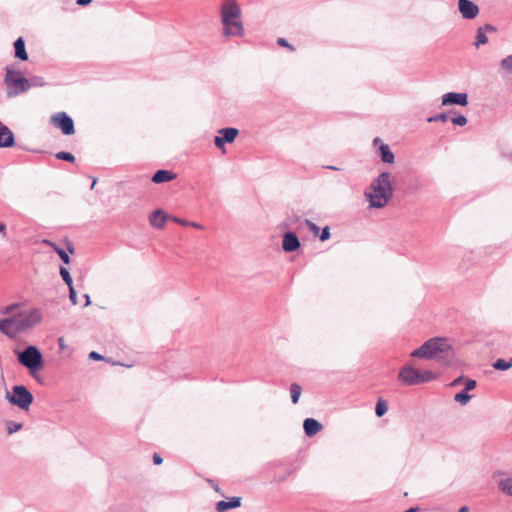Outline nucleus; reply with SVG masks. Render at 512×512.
Returning <instances> with one entry per match:
<instances>
[{
	"mask_svg": "<svg viewBox=\"0 0 512 512\" xmlns=\"http://www.w3.org/2000/svg\"><path fill=\"white\" fill-rule=\"evenodd\" d=\"M411 357L435 359L444 366L455 359V350L446 338H431L411 353Z\"/></svg>",
	"mask_w": 512,
	"mask_h": 512,
	"instance_id": "obj_1",
	"label": "nucleus"
},
{
	"mask_svg": "<svg viewBox=\"0 0 512 512\" xmlns=\"http://www.w3.org/2000/svg\"><path fill=\"white\" fill-rule=\"evenodd\" d=\"M390 178L391 174L389 172L380 173L365 191L370 208H383L388 204L394 191Z\"/></svg>",
	"mask_w": 512,
	"mask_h": 512,
	"instance_id": "obj_2",
	"label": "nucleus"
},
{
	"mask_svg": "<svg viewBox=\"0 0 512 512\" xmlns=\"http://www.w3.org/2000/svg\"><path fill=\"white\" fill-rule=\"evenodd\" d=\"M15 353L18 362L26 367L33 377L44 366L42 354L36 346L29 345L23 351H15Z\"/></svg>",
	"mask_w": 512,
	"mask_h": 512,
	"instance_id": "obj_3",
	"label": "nucleus"
},
{
	"mask_svg": "<svg viewBox=\"0 0 512 512\" xmlns=\"http://www.w3.org/2000/svg\"><path fill=\"white\" fill-rule=\"evenodd\" d=\"M5 398L11 405L24 411L29 410L34 400L33 394L24 385L13 386L12 393L6 391Z\"/></svg>",
	"mask_w": 512,
	"mask_h": 512,
	"instance_id": "obj_4",
	"label": "nucleus"
},
{
	"mask_svg": "<svg viewBox=\"0 0 512 512\" xmlns=\"http://www.w3.org/2000/svg\"><path fill=\"white\" fill-rule=\"evenodd\" d=\"M4 82L7 86V96L15 97L29 90L28 78L17 77L12 78L10 72L5 73Z\"/></svg>",
	"mask_w": 512,
	"mask_h": 512,
	"instance_id": "obj_5",
	"label": "nucleus"
},
{
	"mask_svg": "<svg viewBox=\"0 0 512 512\" xmlns=\"http://www.w3.org/2000/svg\"><path fill=\"white\" fill-rule=\"evenodd\" d=\"M15 318L17 319V328L20 333L40 323L42 314L39 309L34 308L28 312L20 313Z\"/></svg>",
	"mask_w": 512,
	"mask_h": 512,
	"instance_id": "obj_6",
	"label": "nucleus"
},
{
	"mask_svg": "<svg viewBox=\"0 0 512 512\" xmlns=\"http://www.w3.org/2000/svg\"><path fill=\"white\" fill-rule=\"evenodd\" d=\"M51 122L64 135L69 136L75 133L74 121L66 112H58L52 115Z\"/></svg>",
	"mask_w": 512,
	"mask_h": 512,
	"instance_id": "obj_7",
	"label": "nucleus"
},
{
	"mask_svg": "<svg viewBox=\"0 0 512 512\" xmlns=\"http://www.w3.org/2000/svg\"><path fill=\"white\" fill-rule=\"evenodd\" d=\"M398 378L407 386L421 384L420 371L410 365H406L400 370Z\"/></svg>",
	"mask_w": 512,
	"mask_h": 512,
	"instance_id": "obj_8",
	"label": "nucleus"
},
{
	"mask_svg": "<svg viewBox=\"0 0 512 512\" xmlns=\"http://www.w3.org/2000/svg\"><path fill=\"white\" fill-rule=\"evenodd\" d=\"M241 9L236 0H226L221 5V22L227 19H240Z\"/></svg>",
	"mask_w": 512,
	"mask_h": 512,
	"instance_id": "obj_9",
	"label": "nucleus"
},
{
	"mask_svg": "<svg viewBox=\"0 0 512 512\" xmlns=\"http://www.w3.org/2000/svg\"><path fill=\"white\" fill-rule=\"evenodd\" d=\"M458 9L464 19H474L479 14L478 6L471 0H459Z\"/></svg>",
	"mask_w": 512,
	"mask_h": 512,
	"instance_id": "obj_10",
	"label": "nucleus"
},
{
	"mask_svg": "<svg viewBox=\"0 0 512 512\" xmlns=\"http://www.w3.org/2000/svg\"><path fill=\"white\" fill-rule=\"evenodd\" d=\"M223 24V33L225 36H242L244 27L240 19H227Z\"/></svg>",
	"mask_w": 512,
	"mask_h": 512,
	"instance_id": "obj_11",
	"label": "nucleus"
},
{
	"mask_svg": "<svg viewBox=\"0 0 512 512\" xmlns=\"http://www.w3.org/2000/svg\"><path fill=\"white\" fill-rule=\"evenodd\" d=\"M468 104L467 93L448 92L442 96V105H459L466 106Z\"/></svg>",
	"mask_w": 512,
	"mask_h": 512,
	"instance_id": "obj_12",
	"label": "nucleus"
},
{
	"mask_svg": "<svg viewBox=\"0 0 512 512\" xmlns=\"http://www.w3.org/2000/svg\"><path fill=\"white\" fill-rule=\"evenodd\" d=\"M44 243L49 245L50 247H52V249L58 254V256L60 257V259L63 261L64 264H67V265L70 264L71 260H70L69 253L70 254L74 253V246L72 243H70V242L67 243V251L64 250L63 248L59 247L56 243H54L52 241L44 240Z\"/></svg>",
	"mask_w": 512,
	"mask_h": 512,
	"instance_id": "obj_13",
	"label": "nucleus"
},
{
	"mask_svg": "<svg viewBox=\"0 0 512 512\" xmlns=\"http://www.w3.org/2000/svg\"><path fill=\"white\" fill-rule=\"evenodd\" d=\"M17 319L15 317L0 320V331L8 337L16 336L18 332Z\"/></svg>",
	"mask_w": 512,
	"mask_h": 512,
	"instance_id": "obj_14",
	"label": "nucleus"
},
{
	"mask_svg": "<svg viewBox=\"0 0 512 512\" xmlns=\"http://www.w3.org/2000/svg\"><path fill=\"white\" fill-rule=\"evenodd\" d=\"M300 247V241L295 232L288 231L283 235L282 248L285 252H294Z\"/></svg>",
	"mask_w": 512,
	"mask_h": 512,
	"instance_id": "obj_15",
	"label": "nucleus"
},
{
	"mask_svg": "<svg viewBox=\"0 0 512 512\" xmlns=\"http://www.w3.org/2000/svg\"><path fill=\"white\" fill-rule=\"evenodd\" d=\"M15 137L10 128L0 121V148H9L14 146Z\"/></svg>",
	"mask_w": 512,
	"mask_h": 512,
	"instance_id": "obj_16",
	"label": "nucleus"
},
{
	"mask_svg": "<svg viewBox=\"0 0 512 512\" xmlns=\"http://www.w3.org/2000/svg\"><path fill=\"white\" fill-rule=\"evenodd\" d=\"M322 424L313 418H306L303 422V429L308 437L316 435L322 430Z\"/></svg>",
	"mask_w": 512,
	"mask_h": 512,
	"instance_id": "obj_17",
	"label": "nucleus"
},
{
	"mask_svg": "<svg viewBox=\"0 0 512 512\" xmlns=\"http://www.w3.org/2000/svg\"><path fill=\"white\" fill-rule=\"evenodd\" d=\"M241 506V497H231L228 501L221 500L216 503L217 512H226Z\"/></svg>",
	"mask_w": 512,
	"mask_h": 512,
	"instance_id": "obj_18",
	"label": "nucleus"
},
{
	"mask_svg": "<svg viewBox=\"0 0 512 512\" xmlns=\"http://www.w3.org/2000/svg\"><path fill=\"white\" fill-rule=\"evenodd\" d=\"M496 31V28L490 24H486L482 27H479L477 29V33H476V41H475V46L477 48L480 47V45H484L488 42V37L486 35L487 32H495Z\"/></svg>",
	"mask_w": 512,
	"mask_h": 512,
	"instance_id": "obj_19",
	"label": "nucleus"
},
{
	"mask_svg": "<svg viewBox=\"0 0 512 512\" xmlns=\"http://www.w3.org/2000/svg\"><path fill=\"white\" fill-rule=\"evenodd\" d=\"M176 177L177 175L173 171L160 169L154 173V175L152 176V181L154 183L160 184L172 181Z\"/></svg>",
	"mask_w": 512,
	"mask_h": 512,
	"instance_id": "obj_20",
	"label": "nucleus"
},
{
	"mask_svg": "<svg viewBox=\"0 0 512 512\" xmlns=\"http://www.w3.org/2000/svg\"><path fill=\"white\" fill-rule=\"evenodd\" d=\"M166 219H167V215L161 209H157V210L153 211L149 217L151 226H153L156 229L163 228L165 225Z\"/></svg>",
	"mask_w": 512,
	"mask_h": 512,
	"instance_id": "obj_21",
	"label": "nucleus"
},
{
	"mask_svg": "<svg viewBox=\"0 0 512 512\" xmlns=\"http://www.w3.org/2000/svg\"><path fill=\"white\" fill-rule=\"evenodd\" d=\"M14 56L22 61L28 60V53L25 48V41L23 37H19L14 42Z\"/></svg>",
	"mask_w": 512,
	"mask_h": 512,
	"instance_id": "obj_22",
	"label": "nucleus"
},
{
	"mask_svg": "<svg viewBox=\"0 0 512 512\" xmlns=\"http://www.w3.org/2000/svg\"><path fill=\"white\" fill-rule=\"evenodd\" d=\"M225 143H233L239 134V130L234 127L221 128L218 130Z\"/></svg>",
	"mask_w": 512,
	"mask_h": 512,
	"instance_id": "obj_23",
	"label": "nucleus"
},
{
	"mask_svg": "<svg viewBox=\"0 0 512 512\" xmlns=\"http://www.w3.org/2000/svg\"><path fill=\"white\" fill-rule=\"evenodd\" d=\"M378 155H379L381 161L384 163L391 164L395 160V156L387 144L380 145V147L378 149Z\"/></svg>",
	"mask_w": 512,
	"mask_h": 512,
	"instance_id": "obj_24",
	"label": "nucleus"
},
{
	"mask_svg": "<svg viewBox=\"0 0 512 512\" xmlns=\"http://www.w3.org/2000/svg\"><path fill=\"white\" fill-rule=\"evenodd\" d=\"M492 366L496 370L506 371L512 367V358L509 361L499 358L492 364Z\"/></svg>",
	"mask_w": 512,
	"mask_h": 512,
	"instance_id": "obj_25",
	"label": "nucleus"
},
{
	"mask_svg": "<svg viewBox=\"0 0 512 512\" xmlns=\"http://www.w3.org/2000/svg\"><path fill=\"white\" fill-rule=\"evenodd\" d=\"M302 388L297 383H292L290 386L291 400L293 404H296L301 396Z\"/></svg>",
	"mask_w": 512,
	"mask_h": 512,
	"instance_id": "obj_26",
	"label": "nucleus"
},
{
	"mask_svg": "<svg viewBox=\"0 0 512 512\" xmlns=\"http://www.w3.org/2000/svg\"><path fill=\"white\" fill-rule=\"evenodd\" d=\"M500 71L512 74V55H508L500 61Z\"/></svg>",
	"mask_w": 512,
	"mask_h": 512,
	"instance_id": "obj_27",
	"label": "nucleus"
},
{
	"mask_svg": "<svg viewBox=\"0 0 512 512\" xmlns=\"http://www.w3.org/2000/svg\"><path fill=\"white\" fill-rule=\"evenodd\" d=\"M499 488L502 492L512 496V478H505L500 480Z\"/></svg>",
	"mask_w": 512,
	"mask_h": 512,
	"instance_id": "obj_28",
	"label": "nucleus"
},
{
	"mask_svg": "<svg viewBox=\"0 0 512 512\" xmlns=\"http://www.w3.org/2000/svg\"><path fill=\"white\" fill-rule=\"evenodd\" d=\"M471 398L472 396L469 395L465 390L456 393L454 396V400L461 405H466Z\"/></svg>",
	"mask_w": 512,
	"mask_h": 512,
	"instance_id": "obj_29",
	"label": "nucleus"
},
{
	"mask_svg": "<svg viewBox=\"0 0 512 512\" xmlns=\"http://www.w3.org/2000/svg\"><path fill=\"white\" fill-rule=\"evenodd\" d=\"M388 410V405H387V402L385 400H382V399H379L376 403V407H375V413L378 417H382L383 415L386 414Z\"/></svg>",
	"mask_w": 512,
	"mask_h": 512,
	"instance_id": "obj_30",
	"label": "nucleus"
},
{
	"mask_svg": "<svg viewBox=\"0 0 512 512\" xmlns=\"http://www.w3.org/2000/svg\"><path fill=\"white\" fill-rule=\"evenodd\" d=\"M55 157L58 160H63V161H67V162H70V163H74L75 162V156L72 153H70V152L60 151V152H57L55 154Z\"/></svg>",
	"mask_w": 512,
	"mask_h": 512,
	"instance_id": "obj_31",
	"label": "nucleus"
},
{
	"mask_svg": "<svg viewBox=\"0 0 512 512\" xmlns=\"http://www.w3.org/2000/svg\"><path fill=\"white\" fill-rule=\"evenodd\" d=\"M437 378V375L429 370L420 371L421 384L433 381Z\"/></svg>",
	"mask_w": 512,
	"mask_h": 512,
	"instance_id": "obj_32",
	"label": "nucleus"
},
{
	"mask_svg": "<svg viewBox=\"0 0 512 512\" xmlns=\"http://www.w3.org/2000/svg\"><path fill=\"white\" fill-rule=\"evenodd\" d=\"M59 272H60V275H61L63 281L67 284V286L68 287L73 286V280H72L69 270L67 268L61 266Z\"/></svg>",
	"mask_w": 512,
	"mask_h": 512,
	"instance_id": "obj_33",
	"label": "nucleus"
},
{
	"mask_svg": "<svg viewBox=\"0 0 512 512\" xmlns=\"http://www.w3.org/2000/svg\"><path fill=\"white\" fill-rule=\"evenodd\" d=\"M29 89L31 87H43L46 85L44 79L41 76H33L28 79Z\"/></svg>",
	"mask_w": 512,
	"mask_h": 512,
	"instance_id": "obj_34",
	"label": "nucleus"
},
{
	"mask_svg": "<svg viewBox=\"0 0 512 512\" xmlns=\"http://www.w3.org/2000/svg\"><path fill=\"white\" fill-rule=\"evenodd\" d=\"M23 427L22 423H16L14 421H7L6 428L9 435L21 430Z\"/></svg>",
	"mask_w": 512,
	"mask_h": 512,
	"instance_id": "obj_35",
	"label": "nucleus"
},
{
	"mask_svg": "<svg viewBox=\"0 0 512 512\" xmlns=\"http://www.w3.org/2000/svg\"><path fill=\"white\" fill-rule=\"evenodd\" d=\"M174 222L182 225V226H191V227H194V228H197V229H202L203 226L197 222H189L187 220H184V219H180V218H173Z\"/></svg>",
	"mask_w": 512,
	"mask_h": 512,
	"instance_id": "obj_36",
	"label": "nucleus"
},
{
	"mask_svg": "<svg viewBox=\"0 0 512 512\" xmlns=\"http://www.w3.org/2000/svg\"><path fill=\"white\" fill-rule=\"evenodd\" d=\"M448 113L446 112H442V113H439V114H436L434 116H431L427 119L428 122H438V121H441V122H446L448 120Z\"/></svg>",
	"mask_w": 512,
	"mask_h": 512,
	"instance_id": "obj_37",
	"label": "nucleus"
},
{
	"mask_svg": "<svg viewBox=\"0 0 512 512\" xmlns=\"http://www.w3.org/2000/svg\"><path fill=\"white\" fill-rule=\"evenodd\" d=\"M451 122L457 126H465L467 124V118L464 115H457L451 118Z\"/></svg>",
	"mask_w": 512,
	"mask_h": 512,
	"instance_id": "obj_38",
	"label": "nucleus"
},
{
	"mask_svg": "<svg viewBox=\"0 0 512 512\" xmlns=\"http://www.w3.org/2000/svg\"><path fill=\"white\" fill-rule=\"evenodd\" d=\"M214 144H215V146H216L218 149L222 150V152H223V153H225V147H224V146H225V142L223 141V139H222V137H221V135H220V134H218L217 136H215V138H214Z\"/></svg>",
	"mask_w": 512,
	"mask_h": 512,
	"instance_id": "obj_39",
	"label": "nucleus"
},
{
	"mask_svg": "<svg viewBox=\"0 0 512 512\" xmlns=\"http://www.w3.org/2000/svg\"><path fill=\"white\" fill-rule=\"evenodd\" d=\"M464 385H465L464 390L468 392V391L476 388L477 382L473 379L466 378V380L464 381Z\"/></svg>",
	"mask_w": 512,
	"mask_h": 512,
	"instance_id": "obj_40",
	"label": "nucleus"
},
{
	"mask_svg": "<svg viewBox=\"0 0 512 512\" xmlns=\"http://www.w3.org/2000/svg\"><path fill=\"white\" fill-rule=\"evenodd\" d=\"M330 236H331L330 229L328 226H326L322 229L319 238L321 241H326L330 238Z\"/></svg>",
	"mask_w": 512,
	"mask_h": 512,
	"instance_id": "obj_41",
	"label": "nucleus"
},
{
	"mask_svg": "<svg viewBox=\"0 0 512 512\" xmlns=\"http://www.w3.org/2000/svg\"><path fill=\"white\" fill-rule=\"evenodd\" d=\"M68 288H69V299L73 305H76L78 303L76 290L74 289V286H70Z\"/></svg>",
	"mask_w": 512,
	"mask_h": 512,
	"instance_id": "obj_42",
	"label": "nucleus"
},
{
	"mask_svg": "<svg viewBox=\"0 0 512 512\" xmlns=\"http://www.w3.org/2000/svg\"><path fill=\"white\" fill-rule=\"evenodd\" d=\"M277 44L282 47H287L290 51L295 50V48L292 45H290L285 38H278Z\"/></svg>",
	"mask_w": 512,
	"mask_h": 512,
	"instance_id": "obj_43",
	"label": "nucleus"
},
{
	"mask_svg": "<svg viewBox=\"0 0 512 512\" xmlns=\"http://www.w3.org/2000/svg\"><path fill=\"white\" fill-rule=\"evenodd\" d=\"M10 72L12 78L23 77L20 70H15L13 67H6V73Z\"/></svg>",
	"mask_w": 512,
	"mask_h": 512,
	"instance_id": "obj_44",
	"label": "nucleus"
},
{
	"mask_svg": "<svg viewBox=\"0 0 512 512\" xmlns=\"http://www.w3.org/2000/svg\"><path fill=\"white\" fill-rule=\"evenodd\" d=\"M465 380H466V377L464 375H461V376L455 378L449 385L451 387H456V386H459L461 384H464Z\"/></svg>",
	"mask_w": 512,
	"mask_h": 512,
	"instance_id": "obj_45",
	"label": "nucleus"
},
{
	"mask_svg": "<svg viewBox=\"0 0 512 512\" xmlns=\"http://www.w3.org/2000/svg\"><path fill=\"white\" fill-rule=\"evenodd\" d=\"M18 307V304H11L4 308L2 311L3 314H9L12 313L16 308Z\"/></svg>",
	"mask_w": 512,
	"mask_h": 512,
	"instance_id": "obj_46",
	"label": "nucleus"
},
{
	"mask_svg": "<svg viewBox=\"0 0 512 512\" xmlns=\"http://www.w3.org/2000/svg\"><path fill=\"white\" fill-rule=\"evenodd\" d=\"M89 358L92 359V360H102L104 357L102 355H100L99 353H97L95 351H92L89 354Z\"/></svg>",
	"mask_w": 512,
	"mask_h": 512,
	"instance_id": "obj_47",
	"label": "nucleus"
},
{
	"mask_svg": "<svg viewBox=\"0 0 512 512\" xmlns=\"http://www.w3.org/2000/svg\"><path fill=\"white\" fill-rule=\"evenodd\" d=\"M153 462L155 465H160L163 462V458L159 454L154 453Z\"/></svg>",
	"mask_w": 512,
	"mask_h": 512,
	"instance_id": "obj_48",
	"label": "nucleus"
},
{
	"mask_svg": "<svg viewBox=\"0 0 512 512\" xmlns=\"http://www.w3.org/2000/svg\"><path fill=\"white\" fill-rule=\"evenodd\" d=\"M92 2V0H77L76 3L77 5L79 6H86L88 4H90Z\"/></svg>",
	"mask_w": 512,
	"mask_h": 512,
	"instance_id": "obj_49",
	"label": "nucleus"
},
{
	"mask_svg": "<svg viewBox=\"0 0 512 512\" xmlns=\"http://www.w3.org/2000/svg\"><path fill=\"white\" fill-rule=\"evenodd\" d=\"M307 225L310 227L311 230H318V227L311 221L306 220Z\"/></svg>",
	"mask_w": 512,
	"mask_h": 512,
	"instance_id": "obj_50",
	"label": "nucleus"
},
{
	"mask_svg": "<svg viewBox=\"0 0 512 512\" xmlns=\"http://www.w3.org/2000/svg\"><path fill=\"white\" fill-rule=\"evenodd\" d=\"M84 298H85L84 307H87L91 304L90 296L88 294H85Z\"/></svg>",
	"mask_w": 512,
	"mask_h": 512,
	"instance_id": "obj_51",
	"label": "nucleus"
},
{
	"mask_svg": "<svg viewBox=\"0 0 512 512\" xmlns=\"http://www.w3.org/2000/svg\"><path fill=\"white\" fill-rule=\"evenodd\" d=\"M0 233H2L3 236L6 235V225L3 223H0Z\"/></svg>",
	"mask_w": 512,
	"mask_h": 512,
	"instance_id": "obj_52",
	"label": "nucleus"
},
{
	"mask_svg": "<svg viewBox=\"0 0 512 512\" xmlns=\"http://www.w3.org/2000/svg\"><path fill=\"white\" fill-rule=\"evenodd\" d=\"M418 510H419L418 507H411L408 510H406L405 512H417Z\"/></svg>",
	"mask_w": 512,
	"mask_h": 512,
	"instance_id": "obj_53",
	"label": "nucleus"
},
{
	"mask_svg": "<svg viewBox=\"0 0 512 512\" xmlns=\"http://www.w3.org/2000/svg\"><path fill=\"white\" fill-rule=\"evenodd\" d=\"M468 511H469L468 506H462V507L459 509V512H468Z\"/></svg>",
	"mask_w": 512,
	"mask_h": 512,
	"instance_id": "obj_54",
	"label": "nucleus"
},
{
	"mask_svg": "<svg viewBox=\"0 0 512 512\" xmlns=\"http://www.w3.org/2000/svg\"><path fill=\"white\" fill-rule=\"evenodd\" d=\"M58 343H59L60 348L63 349L64 348L63 338H59Z\"/></svg>",
	"mask_w": 512,
	"mask_h": 512,
	"instance_id": "obj_55",
	"label": "nucleus"
},
{
	"mask_svg": "<svg viewBox=\"0 0 512 512\" xmlns=\"http://www.w3.org/2000/svg\"><path fill=\"white\" fill-rule=\"evenodd\" d=\"M326 168L331 169V170H340V168H338L336 166H327Z\"/></svg>",
	"mask_w": 512,
	"mask_h": 512,
	"instance_id": "obj_56",
	"label": "nucleus"
},
{
	"mask_svg": "<svg viewBox=\"0 0 512 512\" xmlns=\"http://www.w3.org/2000/svg\"><path fill=\"white\" fill-rule=\"evenodd\" d=\"M379 142H380V139H379L378 137H377V138H375V139L373 140V144H374V145H376V144H377V143H379Z\"/></svg>",
	"mask_w": 512,
	"mask_h": 512,
	"instance_id": "obj_57",
	"label": "nucleus"
},
{
	"mask_svg": "<svg viewBox=\"0 0 512 512\" xmlns=\"http://www.w3.org/2000/svg\"><path fill=\"white\" fill-rule=\"evenodd\" d=\"M95 183H96V180H94V181H93V183H92V185H91V189H93V188H94Z\"/></svg>",
	"mask_w": 512,
	"mask_h": 512,
	"instance_id": "obj_58",
	"label": "nucleus"
}]
</instances>
